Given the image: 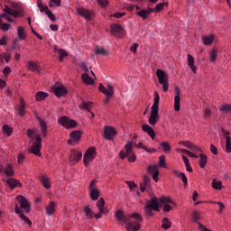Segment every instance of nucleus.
<instances>
[{
	"label": "nucleus",
	"mask_w": 231,
	"mask_h": 231,
	"mask_svg": "<svg viewBox=\"0 0 231 231\" xmlns=\"http://www.w3.org/2000/svg\"><path fill=\"white\" fill-rule=\"evenodd\" d=\"M115 216L118 223H120V221L125 223V228L128 231L140 230V223L143 221V217H142V215H140V213H132L127 217L124 214V210L122 209L116 211Z\"/></svg>",
	"instance_id": "f257e3e1"
},
{
	"label": "nucleus",
	"mask_w": 231,
	"mask_h": 231,
	"mask_svg": "<svg viewBox=\"0 0 231 231\" xmlns=\"http://www.w3.org/2000/svg\"><path fill=\"white\" fill-rule=\"evenodd\" d=\"M160 107V95L158 92H154L153 105L152 106V111L148 122L150 125H156L160 116H158Z\"/></svg>",
	"instance_id": "f03ea898"
},
{
	"label": "nucleus",
	"mask_w": 231,
	"mask_h": 231,
	"mask_svg": "<svg viewBox=\"0 0 231 231\" xmlns=\"http://www.w3.org/2000/svg\"><path fill=\"white\" fill-rule=\"evenodd\" d=\"M127 156H128V162H136V154L133 151V141H129L125 145V150H121L119 152V158H121V160H125Z\"/></svg>",
	"instance_id": "7ed1b4c3"
},
{
	"label": "nucleus",
	"mask_w": 231,
	"mask_h": 231,
	"mask_svg": "<svg viewBox=\"0 0 231 231\" xmlns=\"http://www.w3.org/2000/svg\"><path fill=\"white\" fill-rule=\"evenodd\" d=\"M156 75L159 80V84L162 86V90L164 93H167V91H169V76H167L165 71L160 69L156 70Z\"/></svg>",
	"instance_id": "20e7f679"
},
{
	"label": "nucleus",
	"mask_w": 231,
	"mask_h": 231,
	"mask_svg": "<svg viewBox=\"0 0 231 231\" xmlns=\"http://www.w3.org/2000/svg\"><path fill=\"white\" fill-rule=\"evenodd\" d=\"M58 124L62 125L65 129H73L77 127V121L70 119L69 117L63 116L58 119Z\"/></svg>",
	"instance_id": "39448f33"
},
{
	"label": "nucleus",
	"mask_w": 231,
	"mask_h": 231,
	"mask_svg": "<svg viewBox=\"0 0 231 231\" xmlns=\"http://www.w3.org/2000/svg\"><path fill=\"white\" fill-rule=\"evenodd\" d=\"M41 149H42V138L41 135H35V142L31 146V152L35 156H41Z\"/></svg>",
	"instance_id": "423d86ee"
},
{
	"label": "nucleus",
	"mask_w": 231,
	"mask_h": 231,
	"mask_svg": "<svg viewBox=\"0 0 231 231\" xmlns=\"http://www.w3.org/2000/svg\"><path fill=\"white\" fill-rule=\"evenodd\" d=\"M96 154H97V148L90 147L87 150V152L83 156V162L85 167H88V165H89V162L95 160Z\"/></svg>",
	"instance_id": "0eeeda50"
},
{
	"label": "nucleus",
	"mask_w": 231,
	"mask_h": 231,
	"mask_svg": "<svg viewBox=\"0 0 231 231\" xmlns=\"http://www.w3.org/2000/svg\"><path fill=\"white\" fill-rule=\"evenodd\" d=\"M98 89H99L100 93H103L104 95L108 97L105 100V104H108L109 97H113V95H115V90H113V86L107 85V88H106V87H104V85L102 83H100Z\"/></svg>",
	"instance_id": "6e6552de"
},
{
	"label": "nucleus",
	"mask_w": 231,
	"mask_h": 231,
	"mask_svg": "<svg viewBox=\"0 0 231 231\" xmlns=\"http://www.w3.org/2000/svg\"><path fill=\"white\" fill-rule=\"evenodd\" d=\"M52 91L58 98H60V97H66L68 95V89L65 88L64 85L62 84H56L52 87Z\"/></svg>",
	"instance_id": "1a4fd4ad"
},
{
	"label": "nucleus",
	"mask_w": 231,
	"mask_h": 231,
	"mask_svg": "<svg viewBox=\"0 0 231 231\" xmlns=\"http://www.w3.org/2000/svg\"><path fill=\"white\" fill-rule=\"evenodd\" d=\"M79 160H82V152L72 150L70 154L69 155V161L70 165H75V163H79Z\"/></svg>",
	"instance_id": "9d476101"
},
{
	"label": "nucleus",
	"mask_w": 231,
	"mask_h": 231,
	"mask_svg": "<svg viewBox=\"0 0 231 231\" xmlns=\"http://www.w3.org/2000/svg\"><path fill=\"white\" fill-rule=\"evenodd\" d=\"M111 33L115 35V37L122 39L125 35L124 27L118 23H114L111 25Z\"/></svg>",
	"instance_id": "9b49d317"
},
{
	"label": "nucleus",
	"mask_w": 231,
	"mask_h": 231,
	"mask_svg": "<svg viewBox=\"0 0 231 231\" xmlns=\"http://www.w3.org/2000/svg\"><path fill=\"white\" fill-rule=\"evenodd\" d=\"M148 174H150L153 180V181L158 182L159 178L158 176L160 175V171H158V166L156 164L150 165L146 169Z\"/></svg>",
	"instance_id": "f8f14e48"
},
{
	"label": "nucleus",
	"mask_w": 231,
	"mask_h": 231,
	"mask_svg": "<svg viewBox=\"0 0 231 231\" xmlns=\"http://www.w3.org/2000/svg\"><path fill=\"white\" fill-rule=\"evenodd\" d=\"M115 136H116V129L113 126H105L104 138H106V140H113Z\"/></svg>",
	"instance_id": "ddd939ff"
},
{
	"label": "nucleus",
	"mask_w": 231,
	"mask_h": 231,
	"mask_svg": "<svg viewBox=\"0 0 231 231\" xmlns=\"http://www.w3.org/2000/svg\"><path fill=\"white\" fill-rule=\"evenodd\" d=\"M16 199L18 203H20L21 208H23V210H26V212H30V202H28L26 198H24L23 195H19L16 197Z\"/></svg>",
	"instance_id": "4468645a"
},
{
	"label": "nucleus",
	"mask_w": 231,
	"mask_h": 231,
	"mask_svg": "<svg viewBox=\"0 0 231 231\" xmlns=\"http://www.w3.org/2000/svg\"><path fill=\"white\" fill-rule=\"evenodd\" d=\"M176 95L174 97V110L175 111H180V109H181V97H180V88L178 87L175 88L174 89Z\"/></svg>",
	"instance_id": "2eb2a0df"
},
{
	"label": "nucleus",
	"mask_w": 231,
	"mask_h": 231,
	"mask_svg": "<svg viewBox=\"0 0 231 231\" xmlns=\"http://www.w3.org/2000/svg\"><path fill=\"white\" fill-rule=\"evenodd\" d=\"M97 207L101 214H104L105 216L109 214V209L106 208V200H104L103 198L99 199V200L97 202Z\"/></svg>",
	"instance_id": "dca6fc26"
},
{
	"label": "nucleus",
	"mask_w": 231,
	"mask_h": 231,
	"mask_svg": "<svg viewBox=\"0 0 231 231\" xmlns=\"http://www.w3.org/2000/svg\"><path fill=\"white\" fill-rule=\"evenodd\" d=\"M151 189V177L144 175L143 180L140 184V190L141 192H145V190Z\"/></svg>",
	"instance_id": "f3484780"
},
{
	"label": "nucleus",
	"mask_w": 231,
	"mask_h": 231,
	"mask_svg": "<svg viewBox=\"0 0 231 231\" xmlns=\"http://www.w3.org/2000/svg\"><path fill=\"white\" fill-rule=\"evenodd\" d=\"M77 14L81 15V17H84L87 21H91V15H93L89 10L82 7L77 9Z\"/></svg>",
	"instance_id": "a211bd4d"
},
{
	"label": "nucleus",
	"mask_w": 231,
	"mask_h": 231,
	"mask_svg": "<svg viewBox=\"0 0 231 231\" xmlns=\"http://www.w3.org/2000/svg\"><path fill=\"white\" fill-rule=\"evenodd\" d=\"M142 130L144 133H147V134L150 136V138H152V140H154V138H156V132H154V129H152L151 125L144 124L142 125Z\"/></svg>",
	"instance_id": "6ab92c4d"
},
{
	"label": "nucleus",
	"mask_w": 231,
	"mask_h": 231,
	"mask_svg": "<svg viewBox=\"0 0 231 231\" xmlns=\"http://www.w3.org/2000/svg\"><path fill=\"white\" fill-rule=\"evenodd\" d=\"M37 120L40 124L42 134L46 138L48 136V125H46V121L42 120L41 117H37Z\"/></svg>",
	"instance_id": "aec40b11"
},
{
	"label": "nucleus",
	"mask_w": 231,
	"mask_h": 231,
	"mask_svg": "<svg viewBox=\"0 0 231 231\" xmlns=\"http://www.w3.org/2000/svg\"><path fill=\"white\" fill-rule=\"evenodd\" d=\"M4 12L5 14H8V15H13V17H21L23 14L21 11H15V10L10 9L8 5H5Z\"/></svg>",
	"instance_id": "412c9836"
},
{
	"label": "nucleus",
	"mask_w": 231,
	"mask_h": 231,
	"mask_svg": "<svg viewBox=\"0 0 231 231\" xmlns=\"http://www.w3.org/2000/svg\"><path fill=\"white\" fill-rule=\"evenodd\" d=\"M55 207H57V203L53 201L49 203V205L46 207L47 216H53L55 214Z\"/></svg>",
	"instance_id": "4be33fe9"
},
{
	"label": "nucleus",
	"mask_w": 231,
	"mask_h": 231,
	"mask_svg": "<svg viewBox=\"0 0 231 231\" xmlns=\"http://www.w3.org/2000/svg\"><path fill=\"white\" fill-rule=\"evenodd\" d=\"M136 14L142 19H147L149 17V12L147 9H140V6H136Z\"/></svg>",
	"instance_id": "5701e85b"
},
{
	"label": "nucleus",
	"mask_w": 231,
	"mask_h": 231,
	"mask_svg": "<svg viewBox=\"0 0 231 231\" xmlns=\"http://www.w3.org/2000/svg\"><path fill=\"white\" fill-rule=\"evenodd\" d=\"M81 137H82V132L79 130H76L70 133V138L71 140H73V142H79Z\"/></svg>",
	"instance_id": "b1692460"
},
{
	"label": "nucleus",
	"mask_w": 231,
	"mask_h": 231,
	"mask_svg": "<svg viewBox=\"0 0 231 231\" xmlns=\"http://www.w3.org/2000/svg\"><path fill=\"white\" fill-rule=\"evenodd\" d=\"M54 51H57L59 53V61L62 62L64 60V57H68V52L62 49L57 48V46L54 47Z\"/></svg>",
	"instance_id": "393cba45"
},
{
	"label": "nucleus",
	"mask_w": 231,
	"mask_h": 231,
	"mask_svg": "<svg viewBox=\"0 0 231 231\" xmlns=\"http://www.w3.org/2000/svg\"><path fill=\"white\" fill-rule=\"evenodd\" d=\"M6 183L11 189H15V187H23V184H21V182L15 179L7 180Z\"/></svg>",
	"instance_id": "a878e982"
},
{
	"label": "nucleus",
	"mask_w": 231,
	"mask_h": 231,
	"mask_svg": "<svg viewBox=\"0 0 231 231\" xmlns=\"http://www.w3.org/2000/svg\"><path fill=\"white\" fill-rule=\"evenodd\" d=\"M188 66H189V68L193 73H196L198 69H197L196 65H194V57H192V55H190V54H188Z\"/></svg>",
	"instance_id": "bb28decb"
},
{
	"label": "nucleus",
	"mask_w": 231,
	"mask_h": 231,
	"mask_svg": "<svg viewBox=\"0 0 231 231\" xmlns=\"http://www.w3.org/2000/svg\"><path fill=\"white\" fill-rule=\"evenodd\" d=\"M81 79H82L84 84H88L89 86H93V84H95V80H93L91 79V77H89V75H88V73L82 74Z\"/></svg>",
	"instance_id": "cd10ccee"
},
{
	"label": "nucleus",
	"mask_w": 231,
	"mask_h": 231,
	"mask_svg": "<svg viewBox=\"0 0 231 231\" xmlns=\"http://www.w3.org/2000/svg\"><path fill=\"white\" fill-rule=\"evenodd\" d=\"M90 198L92 201H97V199L100 198V190H98L97 189H90Z\"/></svg>",
	"instance_id": "c85d7f7f"
},
{
	"label": "nucleus",
	"mask_w": 231,
	"mask_h": 231,
	"mask_svg": "<svg viewBox=\"0 0 231 231\" xmlns=\"http://www.w3.org/2000/svg\"><path fill=\"white\" fill-rule=\"evenodd\" d=\"M4 174L7 177L14 176V166L12 164L7 163L5 169L4 170Z\"/></svg>",
	"instance_id": "c756f323"
},
{
	"label": "nucleus",
	"mask_w": 231,
	"mask_h": 231,
	"mask_svg": "<svg viewBox=\"0 0 231 231\" xmlns=\"http://www.w3.org/2000/svg\"><path fill=\"white\" fill-rule=\"evenodd\" d=\"M35 98L37 102H41L42 100H46V98H48V93L40 91L35 95Z\"/></svg>",
	"instance_id": "7c9ffc66"
},
{
	"label": "nucleus",
	"mask_w": 231,
	"mask_h": 231,
	"mask_svg": "<svg viewBox=\"0 0 231 231\" xmlns=\"http://www.w3.org/2000/svg\"><path fill=\"white\" fill-rule=\"evenodd\" d=\"M202 40L206 46H210L214 42V35L203 36Z\"/></svg>",
	"instance_id": "2f4dec72"
},
{
	"label": "nucleus",
	"mask_w": 231,
	"mask_h": 231,
	"mask_svg": "<svg viewBox=\"0 0 231 231\" xmlns=\"http://www.w3.org/2000/svg\"><path fill=\"white\" fill-rule=\"evenodd\" d=\"M182 145H185V147H188V149H190V151H199V148L194 144H192V143L189 142V141H183L181 142Z\"/></svg>",
	"instance_id": "473e14b6"
},
{
	"label": "nucleus",
	"mask_w": 231,
	"mask_h": 231,
	"mask_svg": "<svg viewBox=\"0 0 231 231\" xmlns=\"http://www.w3.org/2000/svg\"><path fill=\"white\" fill-rule=\"evenodd\" d=\"M199 167L200 169H205V166L207 165V155L203 154V153H200L199 155Z\"/></svg>",
	"instance_id": "72a5a7b5"
},
{
	"label": "nucleus",
	"mask_w": 231,
	"mask_h": 231,
	"mask_svg": "<svg viewBox=\"0 0 231 231\" xmlns=\"http://www.w3.org/2000/svg\"><path fill=\"white\" fill-rule=\"evenodd\" d=\"M27 68L30 71H37L39 73V65L33 61H29Z\"/></svg>",
	"instance_id": "f704fd0d"
},
{
	"label": "nucleus",
	"mask_w": 231,
	"mask_h": 231,
	"mask_svg": "<svg viewBox=\"0 0 231 231\" xmlns=\"http://www.w3.org/2000/svg\"><path fill=\"white\" fill-rule=\"evenodd\" d=\"M84 212L88 219H92V217L95 216V212L91 208H89V206L85 207Z\"/></svg>",
	"instance_id": "c9c22d12"
},
{
	"label": "nucleus",
	"mask_w": 231,
	"mask_h": 231,
	"mask_svg": "<svg viewBox=\"0 0 231 231\" xmlns=\"http://www.w3.org/2000/svg\"><path fill=\"white\" fill-rule=\"evenodd\" d=\"M40 181L45 189H50V187H51L50 180H48V178H46V176L42 175L40 177Z\"/></svg>",
	"instance_id": "e433bc0d"
},
{
	"label": "nucleus",
	"mask_w": 231,
	"mask_h": 231,
	"mask_svg": "<svg viewBox=\"0 0 231 231\" xmlns=\"http://www.w3.org/2000/svg\"><path fill=\"white\" fill-rule=\"evenodd\" d=\"M171 226H172V224L171 223V220H169L168 217H164L162 219V228H164V230H169V228Z\"/></svg>",
	"instance_id": "4c0bfd02"
},
{
	"label": "nucleus",
	"mask_w": 231,
	"mask_h": 231,
	"mask_svg": "<svg viewBox=\"0 0 231 231\" xmlns=\"http://www.w3.org/2000/svg\"><path fill=\"white\" fill-rule=\"evenodd\" d=\"M160 145L162 149L164 151V152H171V144H169V142H162L160 143Z\"/></svg>",
	"instance_id": "58836bf2"
},
{
	"label": "nucleus",
	"mask_w": 231,
	"mask_h": 231,
	"mask_svg": "<svg viewBox=\"0 0 231 231\" xmlns=\"http://www.w3.org/2000/svg\"><path fill=\"white\" fill-rule=\"evenodd\" d=\"M37 6H38V8H39V10H40V12H48V10H50L49 8H48V5H44L43 4H42V0H38L37 1Z\"/></svg>",
	"instance_id": "ea45409f"
},
{
	"label": "nucleus",
	"mask_w": 231,
	"mask_h": 231,
	"mask_svg": "<svg viewBox=\"0 0 231 231\" xmlns=\"http://www.w3.org/2000/svg\"><path fill=\"white\" fill-rule=\"evenodd\" d=\"M143 210H144V214L145 216H148L150 217H152L154 216V213H152V208H151V206H144L143 208Z\"/></svg>",
	"instance_id": "a19ab883"
},
{
	"label": "nucleus",
	"mask_w": 231,
	"mask_h": 231,
	"mask_svg": "<svg viewBox=\"0 0 231 231\" xmlns=\"http://www.w3.org/2000/svg\"><path fill=\"white\" fill-rule=\"evenodd\" d=\"M95 53L96 55H103L104 57H106L107 55V51L103 48L96 47Z\"/></svg>",
	"instance_id": "79ce46f5"
},
{
	"label": "nucleus",
	"mask_w": 231,
	"mask_h": 231,
	"mask_svg": "<svg viewBox=\"0 0 231 231\" xmlns=\"http://www.w3.org/2000/svg\"><path fill=\"white\" fill-rule=\"evenodd\" d=\"M17 32L19 39H22V41H24V39H26V34L24 33L23 27H18Z\"/></svg>",
	"instance_id": "37998d69"
},
{
	"label": "nucleus",
	"mask_w": 231,
	"mask_h": 231,
	"mask_svg": "<svg viewBox=\"0 0 231 231\" xmlns=\"http://www.w3.org/2000/svg\"><path fill=\"white\" fill-rule=\"evenodd\" d=\"M212 187L216 189V190H221L222 187H223V183L221 181H216V180H213L212 181Z\"/></svg>",
	"instance_id": "c03bdc74"
},
{
	"label": "nucleus",
	"mask_w": 231,
	"mask_h": 231,
	"mask_svg": "<svg viewBox=\"0 0 231 231\" xmlns=\"http://www.w3.org/2000/svg\"><path fill=\"white\" fill-rule=\"evenodd\" d=\"M158 205H160V203L158 202V199L152 198L151 199L149 204L146 206L151 207V208H154V207H157Z\"/></svg>",
	"instance_id": "a18cd8bd"
},
{
	"label": "nucleus",
	"mask_w": 231,
	"mask_h": 231,
	"mask_svg": "<svg viewBox=\"0 0 231 231\" xmlns=\"http://www.w3.org/2000/svg\"><path fill=\"white\" fill-rule=\"evenodd\" d=\"M82 109H86L88 111V113H91V107H93V103L92 102H83V105L81 106Z\"/></svg>",
	"instance_id": "49530a36"
},
{
	"label": "nucleus",
	"mask_w": 231,
	"mask_h": 231,
	"mask_svg": "<svg viewBox=\"0 0 231 231\" xmlns=\"http://www.w3.org/2000/svg\"><path fill=\"white\" fill-rule=\"evenodd\" d=\"M226 151L231 152V138L230 136L226 137Z\"/></svg>",
	"instance_id": "de8ad7c7"
},
{
	"label": "nucleus",
	"mask_w": 231,
	"mask_h": 231,
	"mask_svg": "<svg viewBox=\"0 0 231 231\" xmlns=\"http://www.w3.org/2000/svg\"><path fill=\"white\" fill-rule=\"evenodd\" d=\"M160 202L161 203H171V205H176V203H174L172 201V199H171V198H169V197H161Z\"/></svg>",
	"instance_id": "09e8293b"
},
{
	"label": "nucleus",
	"mask_w": 231,
	"mask_h": 231,
	"mask_svg": "<svg viewBox=\"0 0 231 231\" xmlns=\"http://www.w3.org/2000/svg\"><path fill=\"white\" fill-rule=\"evenodd\" d=\"M169 4L168 3H161V4H158L156 6H155V10L156 12H162V10H164L165 6H168Z\"/></svg>",
	"instance_id": "8fccbe9b"
},
{
	"label": "nucleus",
	"mask_w": 231,
	"mask_h": 231,
	"mask_svg": "<svg viewBox=\"0 0 231 231\" xmlns=\"http://www.w3.org/2000/svg\"><path fill=\"white\" fill-rule=\"evenodd\" d=\"M178 178H180L184 187H187L189 180H187V176L183 172H180V176Z\"/></svg>",
	"instance_id": "3c124183"
},
{
	"label": "nucleus",
	"mask_w": 231,
	"mask_h": 231,
	"mask_svg": "<svg viewBox=\"0 0 231 231\" xmlns=\"http://www.w3.org/2000/svg\"><path fill=\"white\" fill-rule=\"evenodd\" d=\"M60 0H50L49 6L50 8H53L54 6H60Z\"/></svg>",
	"instance_id": "603ef678"
},
{
	"label": "nucleus",
	"mask_w": 231,
	"mask_h": 231,
	"mask_svg": "<svg viewBox=\"0 0 231 231\" xmlns=\"http://www.w3.org/2000/svg\"><path fill=\"white\" fill-rule=\"evenodd\" d=\"M159 167H162V169H165L167 167L165 165V155H161L159 157Z\"/></svg>",
	"instance_id": "864d4df0"
},
{
	"label": "nucleus",
	"mask_w": 231,
	"mask_h": 231,
	"mask_svg": "<svg viewBox=\"0 0 231 231\" xmlns=\"http://www.w3.org/2000/svg\"><path fill=\"white\" fill-rule=\"evenodd\" d=\"M220 111H223L224 113H231V105H224L220 107Z\"/></svg>",
	"instance_id": "5fc2aeb1"
},
{
	"label": "nucleus",
	"mask_w": 231,
	"mask_h": 231,
	"mask_svg": "<svg viewBox=\"0 0 231 231\" xmlns=\"http://www.w3.org/2000/svg\"><path fill=\"white\" fill-rule=\"evenodd\" d=\"M45 14H47L50 21H52V23H55V21H56L55 14H53V13H51V11H50V9L47 10L45 12Z\"/></svg>",
	"instance_id": "6e6d98bb"
},
{
	"label": "nucleus",
	"mask_w": 231,
	"mask_h": 231,
	"mask_svg": "<svg viewBox=\"0 0 231 231\" xmlns=\"http://www.w3.org/2000/svg\"><path fill=\"white\" fill-rule=\"evenodd\" d=\"M3 131H4V133H6V134H8V136H10V134H12L14 129H12V127H10V126L5 125L3 126Z\"/></svg>",
	"instance_id": "4d7b16f0"
},
{
	"label": "nucleus",
	"mask_w": 231,
	"mask_h": 231,
	"mask_svg": "<svg viewBox=\"0 0 231 231\" xmlns=\"http://www.w3.org/2000/svg\"><path fill=\"white\" fill-rule=\"evenodd\" d=\"M20 218H22V220L24 221V223H26L27 225H29V226H31L32 220H30V218H28V217L24 216V214H21Z\"/></svg>",
	"instance_id": "13d9d810"
},
{
	"label": "nucleus",
	"mask_w": 231,
	"mask_h": 231,
	"mask_svg": "<svg viewBox=\"0 0 231 231\" xmlns=\"http://www.w3.org/2000/svg\"><path fill=\"white\" fill-rule=\"evenodd\" d=\"M216 59H217V52L216 50L210 51V60L211 62H216Z\"/></svg>",
	"instance_id": "bf43d9fd"
},
{
	"label": "nucleus",
	"mask_w": 231,
	"mask_h": 231,
	"mask_svg": "<svg viewBox=\"0 0 231 231\" xmlns=\"http://www.w3.org/2000/svg\"><path fill=\"white\" fill-rule=\"evenodd\" d=\"M18 113L20 116H24L25 112H24V103H21V105L18 107Z\"/></svg>",
	"instance_id": "052dcab7"
},
{
	"label": "nucleus",
	"mask_w": 231,
	"mask_h": 231,
	"mask_svg": "<svg viewBox=\"0 0 231 231\" xmlns=\"http://www.w3.org/2000/svg\"><path fill=\"white\" fill-rule=\"evenodd\" d=\"M191 217H192L194 223H198V221H199V214L198 213V211H194L192 213Z\"/></svg>",
	"instance_id": "680f3d73"
},
{
	"label": "nucleus",
	"mask_w": 231,
	"mask_h": 231,
	"mask_svg": "<svg viewBox=\"0 0 231 231\" xmlns=\"http://www.w3.org/2000/svg\"><path fill=\"white\" fill-rule=\"evenodd\" d=\"M0 29L4 32H7V30H10V24L9 23H0Z\"/></svg>",
	"instance_id": "e2e57ef3"
},
{
	"label": "nucleus",
	"mask_w": 231,
	"mask_h": 231,
	"mask_svg": "<svg viewBox=\"0 0 231 231\" xmlns=\"http://www.w3.org/2000/svg\"><path fill=\"white\" fill-rule=\"evenodd\" d=\"M26 157L24 156V154H23V153H19L18 154V161H17V163L19 164V165H21V163H23V162H24V159H25Z\"/></svg>",
	"instance_id": "0e129e2a"
},
{
	"label": "nucleus",
	"mask_w": 231,
	"mask_h": 231,
	"mask_svg": "<svg viewBox=\"0 0 231 231\" xmlns=\"http://www.w3.org/2000/svg\"><path fill=\"white\" fill-rule=\"evenodd\" d=\"M80 68L81 69H83V71H85V73H88V71H89V69H88V65L84 61L80 63Z\"/></svg>",
	"instance_id": "69168bd1"
},
{
	"label": "nucleus",
	"mask_w": 231,
	"mask_h": 231,
	"mask_svg": "<svg viewBox=\"0 0 231 231\" xmlns=\"http://www.w3.org/2000/svg\"><path fill=\"white\" fill-rule=\"evenodd\" d=\"M210 151L215 155H217V153H218L217 147H216V145H214V144L210 145Z\"/></svg>",
	"instance_id": "338daca9"
},
{
	"label": "nucleus",
	"mask_w": 231,
	"mask_h": 231,
	"mask_svg": "<svg viewBox=\"0 0 231 231\" xmlns=\"http://www.w3.org/2000/svg\"><path fill=\"white\" fill-rule=\"evenodd\" d=\"M198 225H199V230H200V231H210L208 228H207L201 223L198 222Z\"/></svg>",
	"instance_id": "774afa93"
}]
</instances>
